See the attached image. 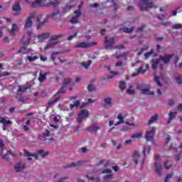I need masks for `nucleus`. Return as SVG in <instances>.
Returning <instances> with one entry per match:
<instances>
[{"label":"nucleus","instance_id":"1","mask_svg":"<svg viewBox=\"0 0 182 182\" xmlns=\"http://www.w3.org/2000/svg\"><path fill=\"white\" fill-rule=\"evenodd\" d=\"M49 36H50V33L48 32L35 35L33 31L28 30L26 36L23 35V45H29L31 41H33L34 43H39V42H43V41L48 39Z\"/></svg>","mask_w":182,"mask_h":182},{"label":"nucleus","instance_id":"2","mask_svg":"<svg viewBox=\"0 0 182 182\" xmlns=\"http://www.w3.org/2000/svg\"><path fill=\"white\" fill-rule=\"evenodd\" d=\"M50 5H59V0H53L48 3L43 2V0H36L31 4V8L47 7Z\"/></svg>","mask_w":182,"mask_h":182},{"label":"nucleus","instance_id":"3","mask_svg":"<svg viewBox=\"0 0 182 182\" xmlns=\"http://www.w3.org/2000/svg\"><path fill=\"white\" fill-rule=\"evenodd\" d=\"M149 69H150L149 64L144 63L141 65V66L139 67V68L136 71H135L134 73H132V77H134L136 76H139V75H140V73H141L142 75H144V73L146 72H147V70H149Z\"/></svg>","mask_w":182,"mask_h":182},{"label":"nucleus","instance_id":"4","mask_svg":"<svg viewBox=\"0 0 182 182\" xmlns=\"http://www.w3.org/2000/svg\"><path fill=\"white\" fill-rule=\"evenodd\" d=\"M18 87L16 95L17 96H22V95L28 92V89L32 87V85L26 84V85H18Z\"/></svg>","mask_w":182,"mask_h":182},{"label":"nucleus","instance_id":"5","mask_svg":"<svg viewBox=\"0 0 182 182\" xmlns=\"http://www.w3.org/2000/svg\"><path fill=\"white\" fill-rule=\"evenodd\" d=\"M89 117V111L87 109H82L78 114L77 122L78 123H82L83 119H87Z\"/></svg>","mask_w":182,"mask_h":182},{"label":"nucleus","instance_id":"6","mask_svg":"<svg viewBox=\"0 0 182 182\" xmlns=\"http://www.w3.org/2000/svg\"><path fill=\"white\" fill-rule=\"evenodd\" d=\"M75 16H73V18L70 20V22L73 24L79 23V18H80V15H82V11L80 9L74 11Z\"/></svg>","mask_w":182,"mask_h":182},{"label":"nucleus","instance_id":"7","mask_svg":"<svg viewBox=\"0 0 182 182\" xmlns=\"http://www.w3.org/2000/svg\"><path fill=\"white\" fill-rule=\"evenodd\" d=\"M155 134H156V128L151 127V129L149 131H146L145 134V139L146 141H151L153 137H154Z\"/></svg>","mask_w":182,"mask_h":182},{"label":"nucleus","instance_id":"8","mask_svg":"<svg viewBox=\"0 0 182 182\" xmlns=\"http://www.w3.org/2000/svg\"><path fill=\"white\" fill-rule=\"evenodd\" d=\"M173 56H174V54H166L164 56L159 57V61L163 62L165 65H167V63H169V62L173 58Z\"/></svg>","mask_w":182,"mask_h":182},{"label":"nucleus","instance_id":"9","mask_svg":"<svg viewBox=\"0 0 182 182\" xmlns=\"http://www.w3.org/2000/svg\"><path fill=\"white\" fill-rule=\"evenodd\" d=\"M156 8H157V6H156L154 3H153V1L146 3V6L141 5L140 6V9L141 11H147L148 9H156Z\"/></svg>","mask_w":182,"mask_h":182},{"label":"nucleus","instance_id":"10","mask_svg":"<svg viewBox=\"0 0 182 182\" xmlns=\"http://www.w3.org/2000/svg\"><path fill=\"white\" fill-rule=\"evenodd\" d=\"M94 45H96L95 42L90 43L82 42L76 45L75 48H82L83 49H87V48H90V46H94Z\"/></svg>","mask_w":182,"mask_h":182},{"label":"nucleus","instance_id":"11","mask_svg":"<svg viewBox=\"0 0 182 182\" xmlns=\"http://www.w3.org/2000/svg\"><path fill=\"white\" fill-rule=\"evenodd\" d=\"M12 10L15 12L14 16H18V15H19L20 12L22 11V8L21 7V5H19V3H16L12 6Z\"/></svg>","mask_w":182,"mask_h":182},{"label":"nucleus","instance_id":"12","mask_svg":"<svg viewBox=\"0 0 182 182\" xmlns=\"http://www.w3.org/2000/svg\"><path fill=\"white\" fill-rule=\"evenodd\" d=\"M24 156H26L28 158V161H31L32 160V158L34 157L35 160H38V154L33 153L31 154L29 151H26V149L23 150Z\"/></svg>","mask_w":182,"mask_h":182},{"label":"nucleus","instance_id":"13","mask_svg":"<svg viewBox=\"0 0 182 182\" xmlns=\"http://www.w3.org/2000/svg\"><path fill=\"white\" fill-rule=\"evenodd\" d=\"M14 168L17 173L23 171V170H25V164H23L22 161H20L14 166Z\"/></svg>","mask_w":182,"mask_h":182},{"label":"nucleus","instance_id":"14","mask_svg":"<svg viewBox=\"0 0 182 182\" xmlns=\"http://www.w3.org/2000/svg\"><path fill=\"white\" fill-rule=\"evenodd\" d=\"M54 96L55 97V98H54L52 100H50L48 102L47 107H50V106H52V105H55V103L59 102V100L60 99V96L58 95V94H55Z\"/></svg>","mask_w":182,"mask_h":182},{"label":"nucleus","instance_id":"15","mask_svg":"<svg viewBox=\"0 0 182 182\" xmlns=\"http://www.w3.org/2000/svg\"><path fill=\"white\" fill-rule=\"evenodd\" d=\"M115 41L114 38H112L109 39H107V37H105V46L107 48H110L112 46L114 45Z\"/></svg>","mask_w":182,"mask_h":182},{"label":"nucleus","instance_id":"16","mask_svg":"<svg viewBox=\"0 0 182 182\" xmlns=\"http://www.w3.org/2000/svg\"><path fill=\"white\" fill-rule=\"evenodd\" d=\"M6 119H8V117H0V123H1V124H3V126H8L9 124H12V121L6 120Z\"/></svg>","mask_w":182,"mask_h":182},{"label":"nucleus","instance_id":"17","mask_svg":"<svg viewBox=\"0 0 182 182\" xmlns=\"http://www.w3.org/2000/svg\"><path fill=\"white\" fill-rule=\"evenodd\" d=\"M117 119H118V121L116 124L115 126H119V124H123V123H124V119H126V115H124L123 117V115L122 114H118V116L117 117Z\"/></svg>","mask_w":182,"mask_h":182},{"label":"nucleus","instance_id":"18","mask_svg":"<svg viewBox=\"0 0 182 182\" xmlns=\"http://www.w3.org/2000/svg\"><path fill=\"white\" fill-rule=\"evenodd\" d=\"M63 38V34H58L50 37L49 42H58V39Z\"/></svg>","mask_w":182,"mask_h":182},{"label":"nucleus","instance_id":"19","mask_svg":"<svg viewBox=\"0 0 182 182\" xmlns=\"http://www.w3.org/2000/svg\"><path fill=\"white\" fill-rule=\"evenodd\" d=\"M140 157V154H139L138 151H135L132 155V158L134 159V163L135 164H139V159Z\"/></svg>","mask_w":182,"mask_h":182},{"label":"nucleus","instance_id":"20","mask_svg":"<svg viewBox=\"0 0 182 182\" xmlns=\"http://www.w3.org/2000/svg\"><path fill=\"white\" fill-rule=\"evenodd\" d=\"M155 168H156V172L157 173L158 176H159V177H161V170H162L161 164L156 162L155 163Z\"/></svg>","mask_w":182,"mask_h":182},{"label":"nucleus","instance_id":"21","mask_svg":"<svg viewBox=\"0 0 182 182\" xmlns=\"http://www.w3.org/2000/svg\"><path fill=\"white\" fill-rule=\"evenodd\" d=\"M159 119V114H155L148 121V125L150 126V124H153L154 122H157V119Z\"/></svg>","mask_w":182,"mask_h":182},{"label":"nucleus","instance_id":"22","mask_svg":"<svg viewBox=\"0 0 182 182\" xmlns=\"http://www.w3.org/2000/svg\"><path fill=\"white\" fill-rule=\"evenodd\" d=\"M87 129H88L90 133H96L98 130H100V127L94 124L89 127Z\"/></svg>","mask_w":182,"mask_h":182},{"label":"nucleus","instance_id":"23","mask_svg":"<svg viewBox=\"0 0 182 182\" xmlns=\"http://www.w3.org/2000/svg\"><path fill=\"white\" fill-rule=\"evenodd\" d=\"M176 116H177L176 112H171L169 113V117L167 121L168 124H170L171 123V120H174V119H176Z\"/></svg>","mask_w":182,"mask_h":182},{"label":"nucleus","instance_id":"24","mask_svg":"<svg viewBox=\"0 0 182 182\" xmlns=\"http://www.w3.org/2000/svg\"><path fill=\"white\" fill-rule=\"evenodd\" d=\"M49 134H50V132L47 129L46 134H43L42 135L39 136L40 140H42L43 141H45V140H48L46 137H49Z\"/></svg>","mask_w":182,"mask_h":182},{"label":"nucleus","instance_id":"25","mask_svg":"<svg viewBox=\"0 0 182 182\" xmlns=\"http://www.w3.org/2000/svg\"><path fill=\"white\" fill-rule=\"evenodd\" d=\"M46 76H48V73H40L39 77H38L39 82L42 83L43 82L46 80Z\"/></svg>","mask_w":182,"mask_h":182},{"label":"nucleus","instance_id":"26","mask_svg":"<svg viewBox=\"0 0 182 182\" xmlns=\"http://www.w3.org/2000/svg\"><path fill=\"white\" fill-rule=\"evenodd\" d=\"M58 43H59V42L50 41L49 43L46 44L44 49H45V50H48V49H52V48H53V46H55V45H58Z\"/></svg>","mask_w":182,"mask_h":182},{"label":"nucleus","instance_id":"27","mask_svg":"<svg viewBox=\"0 0 182 182\" xmlns=\"http://www.w3.org/2000/svg\"><path fill=\"white\" fill-rule=\"evenodd\" d=\"M32 19H33V16L27 18L24 26L25 28H31V26H32Z\"/></svg>","mask_w":182,"mask_h":182},{"label":"nucleus","instance_id":"28","mask_svg":"<svg viewBox=\"0 0 182 182\" xmlns=\"http://www.w3.org/2000/svg\"><path fill=\"white\" fill-rule=\"evenodd\" d=\"M18 31V26H16V23L12 24L11 28L9 30V32L10 35H15V32Z\"/></svg>","mask_w":182,"mask_h":182},{"label":"nucleus","instance_id":"29","mask_svg":"<svg viewBox=\"0 0 182 182\" xmlns=\"http://www.w3.org/2000/svg\"><path fill=\"white\" fill-rule=\"evenodd\" d=\"M83 164V161H79L77 162H73L70 165H68L67 167H79V166H82Z\"/></svg>","mask_w":182,"mask_h":182},{"label":"nucleus","instance_id":"30","mask_svg":"<svg viewBox=\"0 0 182 182\" xmlns=\"http://www.w3.org/2000/svg\"><path fill=\"white\" fill-rule=\"evenodd\" d=\"M37 154H41L42 159H45V157H46V156H48V154H49V153L45 152V151H43V149H39L37 151Z\"/></svg>","mask_w":182,"mask_h":182},{"label":"nucleus","instance_id":"31","mask_svg":"<svg viewBox=\"0 0 182 182\" xmlns=\"http://www.w3.org/2000/svg\"><path fill=\"white\" fill-rule=\"evenodd\" d=\"M42 16H43L42 14H39V16L37 17V21L39 23L38 28H39V26H41V25H43V23H45V22H46V20L41 19L42 18Z\"/></svg>","mask_w":182,"mask_h":182},{"label":"nucleus","instance_id":"32","mask_svg":"<svg viewBox=\"0 0 182 182\" xmlns=\"http://www.w3.org/2000/svg\"><path fill=\"white\" fill-rule=\"evenodd\" d=\"M151 149L150 148V146H146V147H144V149L142 151V154L144 157V159H146V153L149 154L150 153Z\"/></svg>","mask_w":182,"mask_h":182},{"label":"nucleus","instance_id":"33","mask_svg":"<svg viewBox=\"0 0 182 182\" xmlns=\"http://www.w3.org/2000/svg\"><path fill=\"white\" fill-rule=\"evenodd\" d=\"M141 93L142 95H154V92H151L149 88L142 89Z\"/></svg>","mask_w":182,"mask_h":182},{"label":"nucleus","instance_id":"34","mask_svg":"<svg viewBox=\"0 0 182 182\" xmlns=\"http://www.w3.org/2000/svg\"><path fill=\"white\" fill-rule=\"evenodd\" d=\"M80 106V101L77 100L73 104L70 105V109H74L75 107H79Z\"/></svg>","mask_w":182,"mask_h":182},{"label":"nucleus","instance_id":"35","mask_svg":"<svg viewBox=\"0 0 182 182\" xmlns=\"http://www.w3.org/2000/svg\"><path fill=\"white\" fill-rule=\"evenodd\" d=\"M59 53H60L58 52V51H55L51 53L50 59H51V60H53V62H55V60H56V56H58V55H59Z\"/></svg>","mask_w":182,"mask_h":182},{"label":"nucleus","instance_id":"36","mask_svg":"<svg viewBox=\"0 0 182 182\" xmlns=\"http://www.w3.org/2000/svg\"><path fill=\"white\" fill-rule=\"evenodd\" d=\"M29 50L26 48V47H21L18 50V53H22L23 55H26L28 53Z\"/></svg>","mask_w":182,"mask_h":182},{"label":"nucleus","instance_id":"37","mask_svg":"<svg viewBox=\"0 0 182 182\" xmlns=\"http://www.w3.org/2000/svg\"><path fill=\"white\" fill-rule=\"evenodd\" d=\"M160 63L159 58L156 59L153 63H152V69L155 70V69H157L158 65Z\"/></svg>","mask_w":182,"mask_h":182},{"label":"nucleus","instance_id":"38","mask_svg":"<svg viewBox=\"0 0 182 182\" xmlns=\"http://www.w3.org/2000/svg\"><path fill=\"white\" fill-rule=\"evenodd\" d=\"M119 89L123 92L126 89V82L124 81L119 82Z\"/></svg>","mask_w":182,"mask_h":182},{"label":"nucleus","instance_id":"39","mask_svg":"<svg viewBox=\"0 0 182 182\" xmlns=\"http://www.w3.org/2000/svg\"><path fill=\"white\" fill-rule=\"evenodd\" d=\"M133 29H134V28H133V27H132L131 29L129 27H125V28H122V31L125 33H130V32H132V31H133Z\"/></svg>","mask_w":182,"mask_h":182},{"label":"nucleus","instance_id":"40","mask_svg":"<svg viewBox=\"0 0 182 182\" xmlns=\"http://www.w3.org/2000/svg\"><path fill=\"white\" fill-rule=\"evenodd\" d=\"M96 87L95 85H93L92 84H90L87 86V90L88 92H93L94 90H96Z\"/></svg>","mask_w":182,"mask_h":182},{"label":"nucleus","instance_id":"41","mask_svg":"<svg viewBox=\"0 0 182 182\" xmlns=\"http://www.w3.org/2000/svg\"><path fill=\"white\" fill-rule=\"evenodd\" d=\"M87 178H88L90 181L100 182V179H99V178L87 176Z\"/></svg>","mask_w":182,"mask_h":182},{"label":"nucleus","instance_id":"42","mask_svg":"<svg viewBox=\"0 0 182 182\" xmlns=\"http://www.w3.org/2000/svg\"><path fill=\"white\" fill-rule=\"evenodd\" d=\"M104 102H105V105L112 106V98L107 97L104 100Z\"/></svg>","mask_w":182,"mask_h":182},{"label":"nucleus","instance_id":"43","mask_svg":"<svg viewBox=\"0 0 182 182\" xmlns=\"http://www.w3.org/2000/svg\"><path fill=\"white\" fill-rule=\"evenodd\" d=\"M154 81L159 87H161L162 85L161 82H160V78L159 77L155 76Z\"/></svg>","mask_w":182,"mask_h":182},{"label":"nucleus","instance_id":"44","mask_svg":"<svg viewBox=\"0 0 182 182\" xmlns=\"http://www.w3.org/2000/svg\"><path fill=\"white\" fill-rule=\"evenodd\" d=\"M28 60H29L30 62H35V60H36V59H38V56L35 55L34 57H32L31 55H28L27 57Z\"/></svg>","mask_w":182,"mask_h":182},{"label":"nucleus","instance_id":"45","mask_svg":"<svg viewBox=\"0 0 182 182\" xmlns=\"http://www.w3.org/2000/svg\"><path fill=\"white\" fill-rule=\"evenodd\" d=\"M153 53H154L153 50H151L150 52L145 53H144L145 59H149V58H150V56H151Z\"/></svg>","mask_w":182,"mask_h":182},{"label":"nucleus","instance_id":"46","mask_svg":"<svg viewBox=\"0 0 182 182\" xmlns=\"http://www.w3.org/2000/svg\"><path fill=\"white\" fill-rule=\"evenodd\" d=\"M176 82L178 83V85H181V83H182V76L181 75H178L176 77Z\"/></svg>","mask_w":182,"mask_h":182},{"label":"nucleus","instance_id":"47","mask_svg":"<svg viewBox=\"0 0 182 182\" xmlns=\"http://www.w3.org/2000/svg\"><path fill=\"white\" fill-rule=\"evenodd\" d=\"M69 83H70V78H65L64 80L63 86L68 87V85H69Z\"/></svg>","mask_w":182,"mask_h":182},{"label":"nucleus","instance_id":"48","mask_svg":"<svg viewBox=\"0 0 182 182\" xmlns=\"http://www.w3.org/2000/svg\"><path fill=\"white\" fill-rule=\"evenodd\" d=\"M58 93H66V87H65V85H63V87L58 90Z\"/></svg>","mask_w":182,"mask_h":182},{"label":"nucleus","instance_id":"49","mask_svg":"<svg viewBox=\"0 0 182 182\" xmlns=\"http://www.w3.org/2000/svg\"><path fill=\"white\" fill-rule=\"evenodd\" d=\"M181 23H176L173 26L172 29H181Z\"/></svg>","mask_w":182,"mask_h":182},{"label":"nucleus","instance_id":"50","mask_svg":"<svg viewBox=\"0 0 182 182\" xmlns=\"http://www.w3.org/2000/svg\"><path fill=\"white\" fill-rule=\"evenodd\" d=\"M139 137H141V133H136L132 136V139H139Z\"/></svg>","mask_w":182,"mask_h":182},{"label":"nucleus","instance_id":"51","mask_svg":"<svg viewBox=\"0 0 182 182\" xmlns=\"http://www.w3.org/2000/svg\"><path fill=\"white\" fill-rule=\"evenodd\" d=\"M76 36H77V33H75L73 35L69 36L67 38V41H72V39H73V38H76Z\"/></svg>","mask_w":182,"mask_h":182},{"label":"nucleus","instance_id":"52","mask_svg":"<svg viewBox=\"0 0 182 182\" xmlns=\"http://www.w3.org/2000/svg\"><path fill=\"white\" fill-rule=\"evenodd\" d=\"M173 175V173H168L165 178V181L164 182H168V181L170 180V178H171V176Z\"/></svg>","mask_w":182,"mask_h":182},{"label":"nucleus","instance_id":"53","mask_svg":"<svg viewBox=\"0 0 182 182\" xmlns=\"http://www.w3.org/2000/svg\"><path fill=\"white\" fill-rule=\"evenodd\" d=\"M112 171V169H105L102 171V174L110 173Z\"/></svg>","mask_w":182,"mask_h":182},{"label":"nucleus","instance_id":"54","mask_svg":"<svg viewBox=\"0 0 182 182\" xmlns=\"http://www.w3.org/2000/svg\"><path fill=\"white\" fill-rule=\"evenodd\" d=\"M113 177V174L105 175L103 176L104 180H109V178Z\"/></svg>","mask_w":182,"mask_h":182},{"label":"nucleus","instance_id":"55","mask_svg":"<svg viewBox=\"0 0 182 182\" xmlns=\"http://www.w3.org/2000/svg\"><path fill=\"white\" fill-rule=\"evenodd\" d=\"M5 76H11V73L9 72H5L3 74H0V77H4Z\"/></svg>","mask_w":182,"mask_h":182},{"label":"nucleus","instance_id":"56","mask_svg":"<svg viewBox=\"0 0 182 182\" xmlns=\"http://www.w3.org/2000/svg\"><path fill=\"white\" fill-rule=\"evenodd\" d=\"M59 14H60V11H59V10H57L56 12H53L52 14V18H56V16H58Z\"/></svg>","mask_w":182,"mask_h":182},{"label":"nucleus","instance_id":"57","mask_svg":"<svg viewBox=\"0 0 182 182\" xmlns=\"http://www.w3.org/2000/svg\"><path fill=\"white\" fill-rule=\"evenodd\" d=\"M127 93L128 95H134L135 91H134V90L128 89V90H127Z\"/></svg>","mask_w":182,"mask_h":182},{"label":"nucleus","instance_id":"58","mask_svg":"<svg viewBox=\"0 0 182 182\" xmlns=\"http://www.w3.org/2000/svg\"><path fill=\"white\" fill-rule=\"evenodd\" d=\"M170 167H171V164H168V163L167 161L164 162V168L166 169L170 168Z\"/></svg>","mask_w":182,"mask_h":182},{"label":"nucleus","instance_id":"59","mask_svg":"<svg viewBox=\"0 0 182 182\" xmlns=\"http://www.w3.org/2000/svg\"><path fill=\"white\" fill-rule=\"evenodd\" d=\"M137 51H138V56H140V55H143V53L144 52V49L140 48L139 50H137Z\"/></svg>","mask_w":182,"mask_h":182},{"label":"nucleus","instance_id":"60","mask_svg":"<svg viewBox=\"0 0 182 182\" xmlns=\"http://www.w3.org/2000/svg\"><path fill=\"white\" fill-rule=\"evenodd\" d=\"M90 65H92V60H89L88 63H86V64H84L83 66H84V68H85L86 69H87V68H88L89 66H90Z\"/></svg>","mask_w":182,"mask_h":182},{"label":"nucleus","instance_id":"61","mask_svg":"<svg viewBox=\"0 0 182 182\" xmlns=\"http://www.w3.org/2000/svg\"><path fill=\"white\" fill-rule=\"evenodd\" d=\"M170 140H171V138H170V137L166 138V140L165 144H164L165 146H168V144L170 143Z\"/></svg>","mask_w":182,"mask_h":182},{"label":"nucleus","instance_id":"62","mask_svg":"<svg viewBox=\"0 0 182 182\" xmlns=\"http://www.w3.org/2000/svg\"><path fill=\"white\" fill-rule=\"evenodd\" d=\"M146 25H142L141 27H139L138 28H137V31H143L144 29H146Z\"/></svg>","mask_w":182,"mask_h":182},{"label":"nucleus","instance_id":"63","mask_svg":"<svg viewBox=\"0 0 182 182\" xmlns=\"http://www.w3.org/2000/svg\"><path fill=\"white\" fill-rule=\"evenodd\" d=\"M115 49H124V46L123 45H118L115 47Z\"/></svg>","mask_w":182,"mask_h":182},{"label":"nucleus","instance_id":"64","mask_svg":"<svg viewBox=\"0 0 182 182\" xmlns=\"http://www.w3.org/2000/svg\"><path fill=\"white\" fill-rule=\"evenodd\" d=\"M177 109L179 112H182V104H179L177 107Z\"/></svg>","mask_w":182,"mask_h":182}]
</instances>
